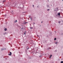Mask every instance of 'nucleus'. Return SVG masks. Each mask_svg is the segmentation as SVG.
I'll use <instances>...</instances> for the list:
<instances>
[{
  "label": "nucleus",
  "mask_w": 63,
  "mask_h": 63,
  "mask_svg": "<svg viewBox=\"0 0 63 63\" xmlns=\"http://www.w3.org/2000/svg\"><path fill=\"white\" fill-rule=\"evenodd\" d=\"M10 54H9V55H10V56H11V55L12 54V52H10Z\"/></svg>",
  "instance_id": "1"
},
{
  "label": "nucleus",
  "mask_w": 63,
  "mask_h": 63,
  "mask_svg": "<svg viewBox=\"0 0 63 63\" xmlns=\"http://www.w3.org/2000/svg\"><path fill=\"white\" fill-rule=\"evenodd\" d=\"M6 2V0H3V3H4L5 2Z\"/></svg>",
  "instance_id": "2"
},
{
  "label": "nucleus",
  "mask_w": 63,
  "mask_h": 63,
  "mask_svg": "<svg viewBox=\"0 0 63 63\" xmlns=\"http://www.w3.org/2000/svg\"><path fill=\"white\" fill-rule=\"evenodd\" d=\"M61 22V21H58L59 23H60Z\"/></svg>",
  "instance_id": "3"
},
{
  "label": "nucleus",
  "mask_w": 63,
  "mask_h": 63,
  "mask_svg": "<svg viewBox=\"0 0 63 63\" xmlns=\"http://www.w3.org/2000/svg\"><path fill=\"white\" fill-rule=\"evenodd\" d=\"M58 15L60 16V13H58Z\"/></svg>",
  "instance_id": "4"
},
{
  "label": "nucleus",
  "mask_w": 63,
  "mask_h": 63,
  "mask_svg": "<svg viewBox=\"0 0 63 63\" xmlns=\"http://www.w3.org/2000/svg\"><path fill=\"white\" fill-rule=\"evenodd\" d=\"M5 31H6L7 30L6 28H5V29H4Z\"/></svg>",
  "instance_id": "5"
},
{
  "label": "nucleus",
  "mask_w": 63,
  "mask_h": 63,
  "mask_svg": "<svg viewBox=\"0 0 63 63\" xmlns=\"http://www.w3.org/2000/svg\"><path fill=\"white\" fill-rule=\"evenodd\" d=\"M49 11V9H47V11Z\"/></svg>",
  "instance_id": "6"
},
{
  "label": "nucleus",
  "mask_w": 63,
  "mask_h": 63,
  "mask_svg": "<svg viewBox=\"0 0 63 63\" xmlns=\"http://www.w3.org/2000/svg\"><path fill=\"white\" fill-rule=\"evenodd\" d=\"M56 40V38H55V39H54V40Z\"/></svg>",
  "instance_id": "7"
},
{
  "label": "nucleus",
  "mask_w": 63,
  "mask_h": 63,
  "mask_svg": "<svg viewBox=\"0 0 63 63\" xmlns=\"http://www.w3.org/2000/svg\"><path fill=\"white\" fill-rule=\"evenodd\" d=\"M61 63H63V61H61Z\"/></svg>",
  "instance_id": "8"
},
{
  "label": "nucleus",
  "mask_w": 63,
  "mask_h": 63,
  "mask_svg": "<svg viewBox=\"0 0 63 63\" xmlns=\"http://www.w3.org/2000/svg\"><path fill=\"white\" fill-rule=\"evenodd\" d=\"M21 29L22 30H23V28L22 27L21 28Z\"/></svg>",
  "instance_id": "9"
},
{
  "label": "nucleus",
  "mask_w": 63,
  "mask_h": 63,
  "mask_svg": "<svg viewBox=\"0 0 63 63\" xmlns=\"http://www.w3.org/2000/svg\"><path fill=\"white\" fill-rule=\"evenodd\" d=\"M47 7H49V5H47Z\"/></svg>",
  "instance_id": "10"
},
{
  "label": "nucleus",
  "mask_w": 63,
  "mask_h": 63,
  "mask_svg": "<svg viewBox=\"0 0 63 63\" xmlns=\"http://www.w3.org/2000/svg\"><path fill=\"white\" fill-rule=\"evenodd\" d=\"M57 43H58L57 42H56L55 43V44H57Z\"/></svg>",
  "instance_id": "11"
},
{
  "label": "nucleus",
  "mask_w": 63,
  "mask_h": 63,
  "mask_svg": "<svg viewBox=\"0 0 63 63\" xmlns=\"http://www.w3.org/2000/svg\"><path fill=\"white\" fill-rule=\"evenodd\" d=\"M51 56H52V55H50V57H51Z\"/></svg>",
  "instance_id": "12"
},
{
  "label": "nucleus",
  "mask_w": 63,
  "mask_h": 63,
  "mask_svg": "<svg viewBox=\"0 0 63 63\" xmlns=\"http://www.w3.org/2000/svg\"><path fill=\"white\" fill-rule=\"evenodd\" d=\"M33 24H35V23L34 22V23H33Z\"/></svg>",
  "instance_id": "13"
},
{
  "label": "nucleus",
  "mask_w": 63,
  "mask_h": 63,
  "mask_svg": "<svg viewBox=\"0 0 63 63\" xmlns=\"http://www.w3.org/2000/svg\"><path fill=\"white\" fill-rule=\"evenodd\" d=\"M34 7V5H33V7Z\"/></svg>",
  "instance_id": "14"
},
{
  "label": "nucleus",
  "mask_w": 63,
  "mask_h": 63,
  "mask_svg": "<svg viewBox=\"0 0 63 63\" xmlns=\"http://www.w3.org/2000/svg\"><path fill=\"white\" fill-rule=\"evenodd\" d=\"M16 22H17V21L16 20Z\"/></svg>",
  "instance_id": "15"
},
{
  "label": "nucleus",
  "mask_w": 63,
  "mask_h": 63,
  "mask_svg": "<svg viewBox=\"0 0 63 63\" xmlns=\"http://www.w3.org/2000/svg\"><path fill=\"white\" fill-rule=\"evenodd\" d=\"M26 34V33H25H25H24V34Z\"/></svg>",
  "instance_id": "16"
},
{
  "label": "nucleus",
  "mask_w": 63,
  "mask_h": 63,
  "mask_svg": "<svg viewBox=\"0 0 63 63\" xmlns=\"http://www.w3.org/2000/svg\"><path fill=\"white\" fill-rule=\"evenodd\" d=\"M49 58H51V57L50 56V57H49Z\"/></svg>",
  "instance_id": "17"
},
{
  "label": "nucleus",
  "mask_w": 63,
  "mask_h": 63,
  "mask_svg": "<svg viewBox=\"0 0 63 63\" xmlns=\"http://www.w3.org/2000/svg\"><path fill=\"white\" fill-rule=\"evenodd\" d=\"M43 22H41V23H42Z\"/></svg>",
  "instance_id": "18"
},
{
  "label": "nucleus",
  "mask_w": 63,
  "mask_h": 63,
  "mask_svg": "<svg viewBox=\"0 0 63 63\" xmlns=\"http://www.w3.org/2000/svg\"><path fill=\"white\" fill-rule=\"evenodd\" d=\"M29 49L28 48V49Z\"/></svg>",
  "instance_id": "19"
},
{
  "label": "nucleus",
  "mask_w": 63,
  "mask_h": 63,
  "mask_svg": "<svg viewBox=\"0 0 63 63\" xmlns=\"http://www.w3.org/2000/svg\"><path fill=\"white\" fill-rule=\"evenodd\" d=\"M3 50V49H1V50Z\"/></svg>",
  "instance_id": "20"
},
{
  "label": "nucleus",
  "mask_w": 63,
  "mask_h": 63,
  "mask_svg": "<svg viewBox=\"0 0 63 63\" xmlns=\"http://www.w3.org/2000/svg\"><path fill=\"white\" fill-rule=\"evenodd\" d=\"M62 0L63 1V0Z\"/></svg>",
  "instance_id": "21"
},
{
  "label": "nucleus",
  "mask_w": 63,
  "mask_h": 63,
  "mask_svg": "<svg viewBox=\"0 0 63 63\" xmlns=\"http://www.w3.org/2000/svg\"><path fill=\"white\" fill-rule=\"evenodd\" d=\"M27 23V22L26 23Z\"/></svg>",
  "instance_id": "22"
},
{
  "label": "nucleus",
  "mask_w": 63,
  "mask_h": 63,
  "mask_svg": "<svg viewBox=\"0 0 63 63\" xmlns=\"http://www.w3.org/2000/svg\"><path fill=\"white\" fill-rule=\"evenodd\" d=\"M31 29H32V28H31Z\"/></svg>",
  "instance_id": "23"
},
{
  "label": "nucleus",
  "mask_w": 63,
  "mask_h": 63,
  "mask_svg": "<svg viewBox=\"0 0 63 63\" xmlns=\"http://www.w3.org/2000/svg\"><path fill=\"white\" fill-rule=\"evenodd\" d=\"M31 29H32V28H31Z\"/></svg>",
  "instance_id": "24"
}]
</instances>
